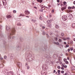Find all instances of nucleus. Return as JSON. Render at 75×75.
<instances>
[{
	"mask_svg": "<svg viewBox=\"0 0 75 75\" xmlns=\"http://www.w3.org/2000/svg\"><path fill=\"white\" fill-rule=\"evenodd\" d=\"M54 44H56L57 45H59V43L58 42H53Z\"/></svg>",
	"mask_w": 75,
	"mask_h": 75,
	"instance_id": "6e6552de",
	"label": "nucleus"
},
{
	"mask_svg": "<svg viewBox=\"0 0 75 75\" xmlns=\"http://www.w3.org/2000/svg\"><path fill=\"white\" fill-rule=\"evenodd\" d=\"M67 47H69V45L67 44L66 45Z\"/></svg>",
	"mask_w": 75,
	"mask_h": 75,
	"instance_id": "4c0bfd02",
	"label": "nucleus"
},
{
	"mask_svg": "<svg viewBox=\"0 0 75 75\" xmlns=\"http://www.w3.org/2000/svg\"><path fill=\"white\" fill-rule=\"evenodd\" d=\"M71 26H72V27L74 28V27H75V23H73L72 24Z\"/></svg>",
	"mask_w": 75,
	"mask_h": 75,
	"instance_id": "f3484780",
	"label": "nucleus"
},
{
	"mask_svg": "<svg viewBox=\"0 0 75 75\" xmlns=\"http://www.w3.org/2000/svg\"><path fill=\"white\" fill-rule=\"evenodd\" d=\"M25 13L26 15H28V14L30 13V12L27 10L25 11Z\"/></svg>",
	"mask_w": 75,
	"mask_h": 75,
	"instance_id": "20e7f679",
	"label": "nucleus"
},
{
	"mask_svg": "<svg viewBox=\"0 0 75 75\" xmlns=\"http://www.w3.org/2000/svg\"><path fill=\"white\" fill-rule=\"evenodd\" d=\"M62 19L63 21H66L67 20V16H62Z\"/></svg>",
	"mask_w": 75,
	"mask_h": 75,
	"instance_id": "f03ea898",
	"label": "nucleus"
},
{
	"mask_svg": "<svg viewBox=\"0 0 75 75\" xmlns=\"http://www.w3.org/2000/svg\"><path fill=\"white\" fill-rule=\"evenodd\" d=\"M74 8H75V7L74 6H73L71 8V9H73Z\"/></svg>",
	"mask_w": 75,
	"mask_h": 75,
	"instance_id": "bb28decb",
	"label": "nucleus"
},
{
	"mask_svg": "<svg viewBox=\"0 0 75 75\" xmlns=\"http://www.w3.org/2000/svg\"><path fill=\"white\" fill-rule=\"evenodd\" d=\"M15 33H16V30H15V29L14 28H13L12 29L11 33L8 36V38H11V37L12 36V35H14V34H15Z\"/></svg>",
	"mask_w": 75,
	"mask_h": 75,
	"instance_id": "f257e3e1",
	"label": "nucleus"
},
{
	"mask_svg": "<svg viewBox=\"0 0 75 75\" xmlns=\"http://www.w3.org/2000/svg\"><path fill=\"white\" fill-rule=\"evenodd\" d=\"M73 48H71L70 49V50L71 51H73Z\"/></svg>",
	"mask_w": 75,
	"mask_h": 75,
	"instance_id": "a19ab883",
	"label": "nucleus"
},
{
	"mask_svg": "<svg viewBox=\"0 0 75 75\" xmlns=\"http://www.w3.org/2000/svg\"><path fill=\"white\" fill-rule=\"evenodd\" d=\"M17 64L19 67H22V64H21V63H18Z\"/></svg>",
	"mask_w": 75,
	"mask_h": 75,
	"instance_id": "423d86ee",
	"label": "nucleus"
},
{
	"mask_svg": "<svg viewBox=\"0 0 75 75\" xmlns=\"http://www.w3.org/2000/svg\"><path fill=\"white\" fill-rule=\"evenodd\" d=\"M21 72H23V74H25V71H22Z\"/></svg>",
	"mask_w": 75,
	"mask_h": 75,
	"instance_id": "473e14b6",
	"label": "nucleus"
},
{
	"mask_svg": "<svg viewBox=\"0 0 75 75\" xmlns=\"http://www.w3.org/2000/svg\"><path fill=\"white\" fill-rule=\"evenodd\" d=\"M55 72H56V71H55V70H54L53 71V73H55Z\"/></svg>",
	"mask_w": 75,
	"mask_h": 75,
	"instance_id": "49530a36",
	"label": "nucleus"
},
{
	"mask_svg": "<svg viewBox=\"0 0 75 75\" xmlns=\"http://www.w3.org/2000/svg\"><path fill=\"white\" fill-rule=\"evenodd\" d=\"M57 72H58V74H59V75H60V72H61V71H60V70H58V71H57Z\"/></svg>",
	"mask_w": 75,
	"mask_h": 75,
	"instance_id": "4be33fe9",
	"label": "nucleus"
},
{
	"mask_svg": "<svg viewBox=\"0 0 75 75\" xmlns=\"http://www.w3.org/2000/svg\"><path fill=\"white\" fill-rule=\"evenodd\" d=\"M28 65V63H25V66H26V67H27Z\"/></svg>",
	"mask_w": 75,
	"mask_h": 75,
	"instance_id": "ea45409f",
	"label": "nucleus"
},
{
	"mask_svg": "<svg viewBox=\"0 0 75 75\" xmlns=\"http://www.w3.org/2000/svg\"><path fill=\"white\" fill-rule=\"evenodd\" d=\"M17 25L18 26H21V24L20 23H18L17 24Z\"/></svg>",
	"mask_w": 75,
	"mask_h": 75,
	"instance_id": "6ab92c4d",
	"label": "nucleus"
},
{
	"mask_svg": "<svg viewBox=\"0 0 75 75\" xmlns=\"http://www.w3.org/2000/svg\"><path fill=\"white\" fill-rule=\"evenodd\" d=\"M65 63L66 64H68V62L66 61L65 62Z\"/></svg>",
	"mask_w": 75,
	"mask_h": 75,
	"instance_id": "e433bc0d",
	"label": "nucleus"
},
{
	"mask_svg": "<svg viewBox=\"0 0 75 75\" xmlns=\"http://www.w3.org/2000/svg\"><path fill=\"white\" fill-rule=\"evenodd\" d=\"M11 16L10 15H8L6 16V18H11Z\"/></svg>",
	"mask_w": 75,
	"mask_h": 75,
	"instance_id": "9d476101",
	"label": "nucleus"
},
{
	"mask_svg": "<svg viewBox=\"0 0 75 75\" xmlns=\"http://www.w3.org/2000/svg\"><path fill=\"white\" fill-rule=\"evenodd\" d=\"M27 69H30V67L29 66H28L27 67Z\"/></svg>",
	"mask_w": 75,
	"mask_h": 75,
	"instance_id": "a878e982",
	"label": "nucleus"
},
{
	"mask_svg": "<svg viewBox=\"0 0 75 75\" xmlns=\"http://www.w3.org/2000/svg\"><path fill=\"white\" fill-rule=\"evenodd\" d=\"M6 30H7V31H10V28H9V27L7 26H6Z\"/></svg>",
	"mask_w": 75,
	"mask_h": 75,
	"instance_id": "0eeeda50",
	"label": "nucleus"
},
{
	"mask_svg": "<svg viewBox=\"0 0 75 75\" xmlns=\"http://www.w3.org/2000/svg\"><path fill=\"white\" fill-rule=\"evenodd\" d=\"M48 27H49V28H51V27H52V25H51V24H50L49 25Z\"/></svg>",
	"mask_w": 75,
	"mask_h": 75,
	"instance_id": "aec40b11",
	"label": "nucleus"
},
{
	"mask_svg": "<svg viewBox=\"0 0 75 75\" xmlns=\"http://www.w3.org/2000/svg\"><path fill=\"white\" fill-rule=\"evenodd\" d=\"M59 63L60 64H62V62H59Z\"/></svg>",
	"mask_w": 75,
	"mask_h": 75,
	"instance_id": "6e6d98bb",
	"label": "nucleus"
},
{
	"mask_svg": "<svg viewBox=\"0 0 75 75\" xmlns=\"http://www.w3.org/2000/svg\"><path fill=\"white\" fill-rule=\"evenodd\" d=\"M68 9H71V7H69H69H68Z\"/></svg>",
	"mask_w": 75,
	"mask_h": 75,
	"instance_id": "f704fd0d",
	"label": "nucleus"
},
{
	"mask_svg": "<svg viewBox=\"0 0 75 75\" xmlns=\"http://www.w3.org/2000/svg\"><path fill=\"white\" fill-rule=\"evenodd\" d=\"M57 1L58 2V3H59V0H57Z\"/></svg>",
	"mask_w": 75,
	"mask_h": 75,
	"instance_id": "603ef678",
	"label": "nucleus"
},
{
	"mask_svg": "<svg viewBox=\"0 0 75 75\" xmlns=\"http://www.w3.org/2000/svg\"><path fill=\"white\" fill-rule=\"evenodd\" d=\"M64 68H67V65L64 66Z\"/></svg>",
	"mask_w": 75,
	"mask_h": 75,
	"instance_id": "c03bdc74",
	"label": "nucleus"
},
{
	"mask_svg": "<svg viewBox=\"0 0 75 75\" xmlns=\"http://www.w3.org/2000/svg\"><path fill=\"white\" fill-rule=\"evenodd\" d=\"M42 10H45V8H44V7H42Z\"/></svg>",
	"mask_w": 75,
	"mask_h": 75,
	"instance_id": "c9c22d12",
	"label": "nucleus"
},
{
	"mask_svg": "<svg viewBox=\"0 0 75 75\" xmlns=\"http://www.w3.org/2000/svg\"><path fill=\"white\" fill-rule=\"evenodd\" d=\"M74 4H75V1H74Z\"/></svg>",
	"mask_w": 75,
	"mask_h": 75,
	"instance_id": "680f3d73",
	"label": "nucleus"
},
{
	"mask_svg": "<svg viewBox=\"0 0 75 75\" xmlns=\"http://www.w3.org/2000/svg\"><path fill=\"white\" fill-rule=\"evenodd\" d=\"M63 3L64 4H67V2H64Z\"/></svg>",
	"mask_w": 75,
	"mask_h": 75,
	"instance_id": "37998d69",
	"label": "nucleus"
},
{
	"mask_svg": "<svg viewBox=\"0 0 75 75\" xmlns=\"http://www.w3.org/2000/svg\"><path fill=\"white\" fill-rule=\"evenodd\" d=\"M0 59H1V60H3V58L2 57H0Z\"/></svg>",
	"mask_w": 75,
	"mask_h": 75,
	"instance_id": "79ce46f5",
	"label": "nucleus"
},
{
	"mask_svg": "<svg viewBox=\"0 0 75 75\" xmlns=\"http://www.w3.org/2000/svg\"><path fill=\"white\" fill-rule=\"evenodd\" d=\"M64 62H66L67 61V59H64Z\"/></svg>",
	"mask_w": 75,
	"mask_h": 75,
	"instance_id": "c85d7f7f",
	"label": "nucleus"
},
{
	"mask_svg": "<svg viewBox=\"0 0 75 75\" xmlns=\"http://www.w3.org/2000/svg\"><path fill=\"white\" fill-rule=\"evenodd\" d=\"M54 40H56V41H57V40H58V38H57V37H55L54 38Z\"/></svg>",
	"mask_w": 75,
	"mask_h": 75,
	"instance_id": "393cba45",
	"label": "nucleus"
},
{
	"mask_svg": "<svg viewBox=\"0 0 75 75\" xmlns=\"http://www.w3.org/2000/svg\"><path fill=\"white\" fill-rule=\"evenodd\" d=\"M34 8H35V9H37V8L36 7H35V6H34Z\"/></svg>",
	"mask_w": 75,
	"mask_h": 75,
	"instance_id": "3c124183",
	"label": "nucleus"
},
{
	"mask_svg": "<svg viewBox=\"0 0 75 75\" xmlns=\"http://www.w3.org/2000/svg\"><path fill=\"white\" fill-rule=\"evenodd\" d=\"M24 16V15L22 14H21L20 15H19V17H23Z\"/></svg>",
	"mask_w": 75,
	"mask_h": 75,
	"instance_id": "412c9836",
	"label": "nucleus"
},
{
	"mask_svg": "<svg viewBox=\"0 0 75 75\" xmlns=\"http://www.w3.org/2000/svg\"><path fill=\"white\" fill-rule=\"evenodd\" d=\"M62 67H64V64H62Z\"/></svg>",
	"mask_w": 75,
	"mask_h": 75,
	"instance_id": "4d7b16f0",
	"label": "nucleus"
},
{
	"mask_svg": "<svg viewBox=\"0 0 75 75\" xmlns=\"http://www.w3.org/2000/svg\"><path fill=\"white\" fill-rule=\"evenodd\" d=\"M74 41H75V38L74 39Z\"/></svg>",
	"mask_w": 75,
	"mask_h": 75,
	"instance_id": "69168bd1",
	"label": "nucleus"
},
{
	"mask_svg": "<svg viewBox=\"0 0 75 75\" xmlns=\"http://www.w3.org/2000/svg\"><path fill=\"white\" fill-rule=\"evenodd\" d=\"M54 10H52V13H54Z\"/></svg>",
	"mask_w": 75,
	"mask_h": 75,
	"instance_id": "09e8293b",
	"label": "nucleus"
},
{
	"mask_svg": "<svg viewBox=\"0 0 75 75\" xmlns=\"http://www.w3.org/2000/svg\"><path fill=\"white\" fill-rule=\"evenodd\" d=\"M37 1L40 2V3H42V0H37Z\"/></svg>",
	"mask_w": 75,
	"mask_h": 75,
	"instance_id": "4468645a",
	"label": "nucleus"
},
{
	"mask_svg": "<svg viewBox=\"0 0 75 75\" xmlns=\"http://www.w3.org/2000/svg\"><path fill=\"white\" fill-rule=\"evenodd\" d=\"M47 65L46 64H45L43 65V66H42V68H47Z\"/></svg>",
	"mask_w": 75,
	"mask_h": 75,
	"instance_id": "9b49d317",
	"label": "nucleus"
},
{
	"mask_svg": "<svg viewBox=\"0 0 75 75\" xmlns=\"http://www.w3.org/2000/svg\"><path fill=\"white\" fill-rule=\"evenodd\" d=\"M67 59H69V57H67Z\"/></svg>",
	"mask_w": 75,
	"mask_h": 75,
	"instance_id": "052dcab7",
	"label": "nucleus"
},
{
	"mask_svg": "<svg viewBox=\"0 0 75 75\" xmlns=\"http://www.w3.org/2000/svg\"><path fill=\"white\" fill-rule=\"evenodd\" d=\"M31 21L33 23H35V22H36V21L34 20L33 19H32Z\"/></svg>",
	"mask_w": 75,
	"mask_h": 75,
	"instance_id": "ddd939ff",
	"label": "nucleus"
},
{
	"mask_svg": "<svg viewBox=\"0 0 75 75\" xmlns=\"http://www.w3.org/2000/svg\"><path fill=\"white\" fill-rule=\"evenodd\" d=\"M63 40H64V41H66V40H67L68 41H69L70 40H71V39H70V38L69 37H68V38H66V39L64 38L63 39Z\"/></svg>",
	"mask_w": 75,
	"mask_h": 75,
	"instance_id": "39448f33",
	"label": "nucleus"
},
{
	"mask_svg": "<svg viewBox=\"0 0 75 75\" xmlns=\"http://www.w3.org/2000/svg\"><path fill=\"white\" fill-rule=\"evenodd\" d=\"M67 51L68 52H69L70 51V50H69V49H68Z\"/></svg>",
	"mask_w": 75,
	"mask_h": 75,
	"instance_id": "864d4df0",
	"label": "nucleus"
},
{
	"mask_svg": "<svg viewBox=\"0 0 75 75\" xmlns=\"http://www.w3.org/2000/svg\"><path fill=\"white\" fill-rule=\"evenodd\" d=\"M42 34L43 35H45V33L44 32H43L42 33Z\"/></svg>",
	"mask_w": 75,
	"mask_h": 75,
	"instance_id": "b1692460",
	"label": "nucleus"
},
{
	"mask_svg": "<svg viewBox=\"0 0 75 75\" xmlns=\"http://www.w3.org/2000/svg\"><path fill=\"white\" fill-rule=\"evenodd\" d=\"M9 75H13V72L10 71L9 73Z\"/></svg>",
	"mask_w": 75,
	"mask_h": 75,
	"instance_id": "1a4fd4ad",
	"label": "nucleus"
},
{
	"mask_svg": "<svg viewBox=\"0 0 75 75\" xmlns=\"http://www.w3.org/2000/svg\"><path fill=\"white\" fill-rule=\"evenodd\" d=\"M61 73H62V74H64V71H61Z\"/></svg>",
	"mask_w": 75,
	"mask_h": 75,
	"instance_id": "c756f323",
	"label": "nucleus"
},
{
	"mask_svg": "<svg viewBox=\"0 0 75 75\" xmlns=\"http://www.w3.org/2000/svg\"><path fill=\"white\" fill-rule=\"evenodd\" d=\"M4 59H5L7 58V56H4Z\"/></svg>",
	"mask_w": 75,
	"mask_h": 75,
	"instance_id": "cd10ccee",
	"label": "nucleus"
},
{
	"mask_svg": "<svg viewBox=\"0 0 75 75\" xmlns=\"http://www.w3.org/2000/svg\"><path fill=\"white\" fill-rule=\"evenodd\" d=\"M59 61H60V59H59Z\"/></svg>",
	"mask_w": 75,
	"mask_h": 75,
	"instance_id": "338daca9",
	"label": "nucleus"
},
{
	"mask_svg": "<svg viewBox=\"0 0 75 75\" xmlns=\"http://www.w3.org/2000/svg\"><path fill=\"white\" fill-rule=\"evenodd\" d=\"M4 6H6L7 4V2L6 0H2Z\"/></svg>",
	"mask_w": 75,
	"mask_h": 75,
	"instance_id": "7ed1b4c3",
	"label": "nucleus"
},
{
	"mask_svg": "<svg viewBox=\"0 0 75 75\" xmlns=\"http://www.w3.org/2000/svg\"><path fill=\"white\" fill-rule=\"evenodd\" d=\"M57 62V63H58V62Z\"/></svg>",
	"mask_w": 75,
	"mask_h": 75,
	"instance_id": "774afa93",
	"label": "nucleus"
},
{
	"mask_svg": "<svg viewBox=\"0 0 75 75\" xmlns=\"http://www.w3.org/2000/svg\"><path fill=\"white\" fill-rule=\"evenodd\" d=\"M60 68H61V67H60V66H58L57 67V68H58V69H60Z\"/></svg>",
	"mask_w": 75,
	"mask_h": 75,
	"instance_id": "72a5a7b5",
	"label": "nucleus"
},
{
	"mask_svg": "<svg viewBox=\"0 0 75 75\" xmlns=\"http://www.w3.org/2000/svg\"><path fill=\"white\" fill-rule=\"evenodd\" d=\"M26 17H28H28H29V16H26Z\"/></svg>",
	"mask_w": 75,
	"mask_h": 75,
	"instance_id": "0e129e2a",
	"label": "nucleus"
},
{
	"mask_svg": "<svg viewBox=\"0 0 75 75\" xmlns=\"http://www.w3.org/2000/svg\"><path fill=\"white\" fill-rule=\"evenodd\" d=\"M13 12L14 13H16V10H14V11H13Z\"/></svg>",
	"mask_w": 75,
	"mask_h": 75,
	"instance_id": "2f4dec72",
	"label": "nucleus"
},
{
	"mask_svg": "<svg viewBox=\"0 0 75 75\" xmlns=\"http://www.w3.org/2000/svg\"><path fill=\"white\" fill-rule=\"evenodd\" d=\"M64 9H66V7H63L61 8V10L62 11H63V10H64Z\"/></svg>",
	"mask_w": 75,
	"mask_h": 75,
	"instance_id": "dca6fc26",
	"label": "nucleus"
},
{
	"mask_svg": "<svg viewBox=\"0 0 75 75\" xmlns=\"http://www.w3.org/2000/svg\"><path fill=\"white\" fill-rule=\"evenodd\" d=\"M64 44H67V43H66V42H64Z\"/></svg>",
	"mask_w": 75,
	"mask_h": 75,
	"instance_id": "5fc2aeb1",
	"label": "nucleus"
},
{
	"mask_svg": "<svg viewBox=\"0 0 75 75\" xmlns=\"http://www.w3.org/2000/svg\"><path fill=\"white\" fill-rule=\"evenodd\" d=\"M64 75H67V73H65V74Z\"/></svg>",
	"mask_w": 75,
	"mask_h": 75,
	"instance_id": "e2e57ef3",
	"label": "nucleus"
},
{
	"mask_svg": "<svg viewBox=\"0 0 75 75\" xmlns=\"http://www.w3.org/2000/svg\"><path fill=\"white\" fill-rule=\"evenodd\" d=\"M55 28H59V26L57 25H55Z\"/></svg>",
	"mask_w": 75,
	"mask_h": 75,
	"instance_id": "a211bd4d",
	"label": "nucleus"
},
{
	"mask_svg": "<svg viewBox=\"0 0 75 75\" xmlns=\"http://www.w3.org/2000/svg\"><path fill=\"white\" fill-rule=\"evenodd\" d=\"M42 28H43V29H44L45 28V27L44 26H42Z\"/></svg>",
	"mask_w": 75,
	"mask_h": 75,
	"instance_id": "a18cd8bd",
	"label": "nucleus"
},
{
	"mask_svg": "<svg viewBox=\"0 0 75 75\" xmlns=\"http://www.w3.org/2000/svg\"><path fill=\"white\" fill-rule=\"evenodd\" d=\"M40 19V20H42V19H41V17H40V18H39Z\"/></svg>",
	"mask_w": 75,
	"mask_h": 75,
	"instance_id": "13d9d810",
	"label": "nucleus"
},
{
	"mask_svg": "<svg viewBox=\"0 0 75 75\" xmlns=\"http://www.w3.org/2000/svg\"><path fill=\"white\" fill-rule=\"evenodd\" d=\"M61 36H64V34L63 33H62L61 34Z\"/></svg>",
	"mask_w": 75,
	"mask_h": 75,
	"instance_id": "7c9ffc66",
	"label": "nucleus"
},
{
	"mask_svg": "<svg viewBox=\"0 0 75 75\" xmlns=\"http://www.w3.org/2000/svg\"><path fill=\"white\" fill-rule=\"evenodd\" d=\"M40 12H42V11H42V10H40Z\"/></svg>",
	"mask_w": 75,
	"mask_h": 75,
	"instance_id": "8fccbe9b",
	"label": "nucleus"
},
{
	"mask_svg": "<svg viewBox=\"0 0 75 75\" xmlns=\"http://www.w3.org/2000/svg\"><path fill=\"white\" fill-rule=\"evenodd\" d=\"M59 42H62V40L60 39H59Z\"/></svg>",
	"mask_w": 75,
	"mask_h": 75,
	"instance_id": "5701e85b",
	"label": "nucleus"
},
{
	"mask_svg": "<svg viewBox=\"0 0 75 75\" xmlns=\"http://www.w3.org/2000/svg\"><path fill=\"white\" fill-rule=\"evenodd\" d=\"M51 22H52V20H49L47 21V23H51Z\"/></svg>",
	"mask_w": 75,
	"mask_h": 75,
	"instance_id": "f8f14e48",
	"label": "nucleus"
},
{
	"mask_svg": "<svg viewBox=\"0 0 75 75\" xmlns=\"http://www.w3.org/2000/svg\"><path fill=\"white\" fill-rule=\"evenodd\" d=\"M64 9H66V7H63L61 8V10L62 11H63V10H64Z\"/></svg>",
	"mask_w": 75,
	"mask_h": 75,
	"instance_id": "2eb2a0df",
	"label": "nucleus"
},
{
	"mask_svg": "<svg viewBox=\"0 0 75 75\" xmlns=\"http://www.w3.org/2000/svg\"><path fill=\"white\" fill-rule=\"evenodd\" d=\"M50 35H52V33H50Z\"/></svg>",
	"mask_w": 75,
	"mask_h": 75,
	"instance_id": "de8ad7c7",
	"label": "nucleus"
},
{
	"mask_svg": "<svg viewBox=\"0 0 75 75\" xmlns=\"http://www.w3.org/2000/svg\"><path fill=\"white\" fill-rule=\"evenodd\" d=\"M61 69H62L63 70H64V68L63 67L61 68Z\"/></svg>",
	"mask_w": 75,
	"mask_h": 75,
	"instance_id": "58836bf2",
	"label": "nucleus"
},
{
	"mask_svg": "<svg viewBox=\"0 0 75 75\" xmlns=\"http://www.w3.org/2000/svg\"><path fill=\"white\" fill-rule=\"evenodd\" d=\"M49 16H50V17H51V14Z\"/></svg>",
	"mask_w": 75,
	"mask_h": 75,
	"instance_id": "bf43d9fd",
	"label": "nucleus"
}]
</instances>
